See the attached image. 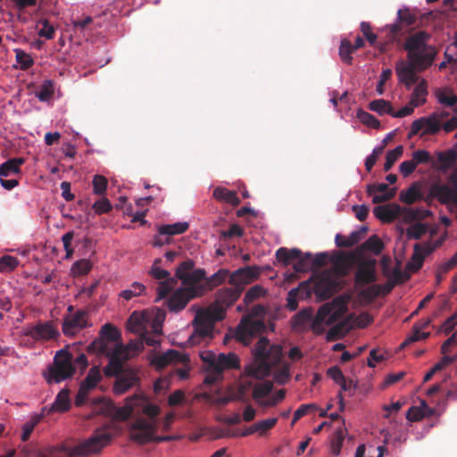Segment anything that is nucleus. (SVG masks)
Returning a JSON list of instances; mask_svg holds the SVG:
<instances>
[{"mask_svg": "<svg viewBox=\"0 0 457 457\" xmlns=\"http://www.w3.org/2000/svg\"><path fill=\"white\" fill-rule=\"evenodd\" d=\"M261 270L257 266H245L231 273L229 285L219 289L215 301L205 310L199 311L194 320V332L189 337L191 345L201 343L205 338H212L214 324L224 319L226 311L232 306L242 295L245 287L255 281Z\"/></svg>", "mask_w": 457, "mask_h": 457, "instance_id": "nucleus-1", "label": "nucleus"}, {"mask_svg": "<svg viewBox=\"0 0 457 457\" xmlns=\"http://www.w3.org/2000/svg\"><path fill=\"white\" fill-rule=\"evenodd\" d=\"M431 36L425 30L410 34L403 44L408 60L414 63L419 72L428 69L436 60L438 51L436 46L429 45Z\"/></svg>", "mask_w": 457, "mask_h": 457, "instance_id": "nucleus-2", "label": "nucleus"}, {"mask_svg": "<svg viewBox=\"0 0 457 457\" xmlns=\"http://www.w3.org/2000/svg\"><path fill=\"white\" fill-rule=\"evenodd\" d=\"M254 362L249 365L245 371L255 378H263L269 376L271 369L281 362L282 346L270 345L266 337H261L253 350Z\"/></svg>", "mask_w": 457, "mask_h": 457, "instance_id": "nucleus-3", "label": "nucleus"}, {"mask_svg": "<svg viewBox=\"0 0 457 457\" xmlns=\"http://www.w3.org/2000/svg\"><path fill=\"white\" fill-rule=\"evenodd\" d=\"M113 435L110 427L105 425L95 429L92 436L79 445L54 447L50 451L51 457H81L87 454L99 453L111 444Z\"/></svg>", "mask_w": 457, "mask_h": 457, "instance_id": "nucleus-4", "label": "nucleus"}, {"mask_svg": "<svg viewBox=\"0 0 457 457\" xmlns=\"http://www.w3.org/2000/svg\"><path fill=\"white\" fill-rule=\"evenodd\" d=\"M265 308L262 305L253 306L248 314L242 317L232 337L238 342L247 345L252 339L266 328L262 320Z\"/></svg>", "mask_w": 457, "mask_h": 457, "instance_id": "nucleus-5", "label": "nucleus"}, {"mask_svg": "<svg viewBox=\"0 0 457 457\" xmlns=\"http://www.w3.org/2000/svg\"><path fill=\"white\" fill-rule=\"evenodd\" d=\"M143 348V340L140 337L138 340L130 341L126 345L118 342L110 353L109 363L104 368V374L106 377L117 374L121 370L124 362L130 359V352H139Z\"/></svg>", "mask_w": 457, "mask_h": 457, "instance_id": "nucleus-6", "label": "nucleus"}, {"mask_svg": "<svg viewBox=\"0 0 457 457\" xmlns=\"http://www.w3.org/2000/svg\"><path fill=\"white\" fill-rule=\"evenodd\" d=\"M75 367L72 364V355L66 350H59L54 358L53 364L48 368L46 375L47 383H60L71 378L75 373Z\"/></svg>", "mask_w": 457, "mask_h": 457, "instance_id": "nucleus-7", "label": "nucleus"}, {"mask_svg": "<svg viewBox=\"0 0 457 457\" xmlns=\"http://www.w3.org/2000/svg\"><path fill=\"white\" fill-rule=\"evenodd\" d=\"M129 400L134 401L136 408H141L142 414L146 417H137L135 419L133 423L130 425V434L141 432V429L136 427V424L141 420L154 427L159 426L158 416L161 413V408L158 405L150 403L147 397L143 394H135L134 395L129 396Z\"/></svg>", "mask_w": 457, "mask_h": 457, "instance_id": "nucleus-8", "label": "nucleus"}, {"mask_svg": "<svg viewBox=\"0 0 457 457\" xmlns=\"http://www.w3.org/2000/svg\"><path fill=\"white\" fill-rule=\"evenodd\" d=\"M345 312L346 308L342 304L335 306L326 303L322 305L311 321V329L316 335L322 334L325 330V325L334 324Z\"/></svg>", "mask_w": 457, "mask_h": 457, "instance_id": "nucleus-9", "label": "nucleus"}, {"mask_svg": "<svg viewBox=\"0 0 457 457\" xmlns=\"http://www.w3.org/2000/svg\"><path fill=\"white\" fill-rule=\"evenodd\" d=\"M276 257L284 266H287L295 262L293 268L296 272H307L312 270L311 253H303L297 248L287 249L280 247L276 252Z\"/></svg>", "mask_w": 457, "mask_h": 457, "instance_id": "nucleus-10", "label": "nucleus"}, {"mask_svg": "<svg viewBox=\"0 0 457 457\" xmlns=\"http://www.w3.org/2000/svg\"><path fill=\"white\" fill-rule=\"evenodd\" d=\"M120 339L119 330L110 323L104 324L100 330L99 337L89 344L87 350L88 353L105 355L110 359L112 350L109 347L110 342H117Z\"/></svg>", "mask_w": 457, "mask_h": 457, "instance_id": "nucleus-11", "label": "nucleus"}, {"mask_svg": "<svg viewBox=\"0 0 457 457\" xmlns=\"http://www.w3.org/2000/svg\"><path fill=\"white\" fill-rule=\"evenodd\" d=\"M449 185L433 184L430 187V195L436 198L441 204H452L457 207V168L448 178Z\"/></svg>", "mask_w": 457, "mask_h": 457, "instance_id": "nucleus-12", "label": "nucleus"}, {"mask_svg": "<svg viewBox=\"0 0 457 457\" xmlns=\"http://www.w3.org/2000/svg\"><path fill=\"white\" fill-rule=\"evenodd\" d=\"M87 318V312L84 310L66 314L62 320V333L66 337L76 336L80 330L89 326Z\"/></svg>", "mask_w": 457, "mask_h": 457, "instance_id": "nucleus-13", "label": "nucleus"}, {"mask_svg": "<svg viewBox=\"0 0 457 457\" xmlns=\"http://www.w3.org/2000/svg\"><path fill=\"white\" fill-rule=\"evenodd\" d=\"M137 428L141 429L140 433H131L130 438L134 442L145 445L150 442L162 443L170 442L175 439L173 436H156L158 427H154L141 420L136 424Z\"/></svg>", "mask_w": 457, "mask_h": 457, "instance_id": "nucleus-14", "label": "nucleus"}, {"mask_svg": "<svg viewBox=\"0 0 457 457\" xmlns=\"http://www.w3.org/2000/svg\"><path fill=\"white\" fill-rule=\"evenodd\" d=\"M200 295L201 291L195 287L179 288L167 300V307L172 312H179L187 306L191 299Z\"/></svg>", "mask_w": 457, "mask_h": 457, "instance_id": "nucleus-15", "label": "nucleus"}, {"mask_svg": "<svg viewBox=\"0 0 457 457\" xmlns=\"http://www.w3.org/2000/svg\"><path fill=\"white\" fill-rule=\"evenodd\" d=\"M112 377H116L113 384V393L122 395L136 386L139 382L137 370L134 369H124V365L120 371Z\"/></svg>", "mask_w": 457, "mask_h": 457, "instance_id": "nucleus-16", "label": "nucleus"}, {"mask_svg": "<svg viewBox=\"0 0 457 457\" xmlns=\"http://www.w3.org/2000/svg\"><path fill=\"white\" fill-rule=\"evenodd\" d=\"M355 250L353 252H337L330 258L335 273L339 276L348 274L350 269L359 261Z\"/></svg>", "mask_w": 457, "mask_h": 457, "instance_id": "nucleus-17", "label": "nucleus"}, {"mask_svg": "<svg viewBox=\"0 0 457 457\" xmlns=\"http://www.w3.org/2000/svg\"><path fill=\"white\" fill-rule=\"evenodd\" d=\"M441 129V121L434 114L428 118H420L411 124L409 137L417 135L423 130L422 135H433Z\"/></svg>", "mask_w": 457, "mask_h": 457, "instance_id": "nucleus-18", "label": "nucleus"}, {"mask_svg": "<svg viewBox=\"0 0 457 457\" xmlns=\"http://www.w3.org/2000/svg\"><path fill=\"white\" fill-rule=\"evenodd\" d=\"M26 335L35 340H50L59 337V332L52 322L37 323L28 328Z\"/></svg>", "mask_w": 457, "mask_h": 457, "instance_id": "nucleus-19", "label": "nucleus"}, {"mask_svg": "<svg viewBox=\"0 0 457 457\" xmlns=\"http://www.w3.org/2000/svg\"><path fill=\"white\" fill-rule=\"evenodd\" d=\"M417 17L409 8L399 9L397 12V22L389 26V40L395 41L402 31L403 26H411L416 23Z\"/></svg>", "mask_w": 457, "mask_h": 457, "instance_id": "nucleus-20", "label": "nucleus"}, {"mask_svg": "<svg viewBox=\"0 0 457 457\" xmlns=\"http://www.w3.org/2000/svg\"><path fill=\"white\" fill-rule=\"evenodd\" d=\"M376 260L361 261L355 273V282L358 285L365 286L373 283L377 279L375 266Z\"/></svg>", "mask_w": 457, "mask_h": 457, "instance_id": "nucleus-21", "label": "nucleus"}, {"mask_svg": "<svg viewBox=\"0 0 457 457\" xmlns=\"http://www.w3.org/2000/svg\"><path fill=\"white\" fill-rule=\"evenodd\" d=\"M396 75L400 82L404 84L407 89H411L413 84L417 82L416 72L419 71L416 65L412 62L404 63L401 62L395 67Z\"/></svg>", "mask_w": 457, "mask_h": 457, "instance_id": "nucleus-22", "label": "nucleus"}, {"mask_svg": "<svg viewBox=\"0 0 457 457\" xmlns=\"http://www.w3.org/2000/svg\"><path fill=\"white\" fill-rule=\"evenodd\" d=\"M395 188L389 189L388 185L385 183L370 184L367 186V194L373 195L374 204H381L391 200L395 195Z\"/></svg>", "mask_w": 457, "mask_h": 457, "instance_id": "nucleus-23", "label": "nucleus"}, {"mask_svg": "<svg viewBox=\"0 0 457 457\" xmlns=\"http://www.w3.org/2000/svg\"><path fill=\"white\" fill-rule=\"evenodd\" d=\"M402 206L397 204L378 205L373 209L376 218L383 222H392L401 217Z\"/></svg>", "mask_w": 457, "mask_h": 457, "instance_id": "nucleus-24", "label": "nucleus"}, {"mask_svg": "<svg viewBox=\"0 0 457 457\" xmlns=\"http://www.w3.org/2000/svg\"><path fill=\"white\" fill-rule=\"evenodd\" d=\"M187 357L177 350H169L162 354H156L151 360V364L162 370L171 362H184Z\"/></svg>", "mask_w": 457, "mask_h": 457, "instance_id": "nucleus-25", "label": "nucleus"}, {"mask_svg": "<svg viewBox=\"0 0 457 457\" xmlns=\"http://www.w3.org/2000/svg\"><path fill=\"white\" fill-rule=\"evenodd\" d=\"M335 282L328 276H320L314 281L312 287H310V291L313 292L322 299L329 298L334 292Z\"/></svg>", "mask_w": 457, "mask_h": 457, "instance_id": "nucleus-26", "label": "nucleus"}, {"mask_svg": "<svg viewBox=\"0 0 457 457\" xmlns=\"http://www.w3.org/2000/svg\"><path fill=\"white\" fill-rule=\"evenodd\" d=\"M148 321L149 317L145 312H134L128 320L127 328L132 333L141 335L147 329Z\"/></svg>", "mask_w": 457, "mask_h": 457, "instance_id": "nucleus-27", "label": "nucleus"}, {"mask_svg": "<svg viewBox=\"0 0 457 457\" xmlns=\"http://www.w3.org/2000/svg\"><path fill=\"white\" fill-rule=\"evenodd\" d=\"M311 295L310 284L308 282H303L299 287L293 288L289 291L287 295V308L290 311H295L298 307L297 298H306Z\"/></svg>", "mask_w": 457, "mask_h": 457, "instance_id": "nucleus-28", "label": "nucleus"}, {"mask_svg": "<svg viewBox=\"0 0 457 457\" xmlns=\"http://www.w3.org/2000/svg\"><path fill=\"white\" fill-rule=\"evenodd\" d=\"M384 249V244L381 239L377 235H372L362 243L361 245L355 248V252L358 254L359 258L362 256L365 251H369L373 253L376 255H378Z\"/></svg>", "mask_w": 457, "mask_h": 457, "instance_id": "nucleus-29", "label": "nucleus"}, {"mask_svg": "<svg viewBox=\"0 0 457 457\" xmlns=\"http://www.w3.org/2000/svg\"><path fill=\"white\" fill-rule=\"evenodd\" d=\"M71 408L70 390L62 389L56 395L54 402L48 409L47 413L65 412Z\"/></svg>", "mask_w": 457, "mask_h": 457, "instance_id": "nucleus-30", "label": "nucleus"}, {"mask_svg": "<svg viewBox=\"0 0 457 457\" xmlns=\"http://www.w3.org/2000/svg\"><path fill=\"white\" fill-rule=\"evenodd\" d=\"M212 196L219 202L229 204L233 206H237L240 204L237 193L223 187H215L212 192Z\"/></svg>", "mask_w": 457, "mask_h": 457, "instance_id": "nucleus-31", "label": "nucleus"}, {"mask_svg": "<svg viewBox=\"0 0 457 457\" xmlns=\"http://www.w3.org/2000/svg\"><path fill=\"white\" fill-rule=\"evenodd\" d=\"M231 273L228 269H219L214 274L205 278V288L212 290L227 280L229 283Z\"/></svg>", "mask_w": 457, "mask_h": 457, "instance_id": "nucleus-32", "label": "nucleus"}, {"mask_svg": "<svg viewBox=\"0 0 457 457\" xmlns=\"http://www.w3.org/2000/svg\"><path fill=\"white\" fill-rule=\"evenodd\" d=\"M217 368L220 369V372L228 369H238L240 367L239 359L234 353H220L217 358Z\"/></svg>", "mask_w": 457, "mask_h": 457, "instance_id": "nucleus-33", "label": "nucleus"}, {"mask_svg": "<svg viewBox=\"0 0 457 457\" xmlns=\"http://www.w3.org/2000/svg\"><path fill=\"white\" fill-rule=\"evenodd\" d=\"M431 212L428 210H423L420 208H408L402 207L401 216L403 220L406 223H410L415 220H424L428 217Z\"/></svg>", "mask_w": 457, "mask_h": 457, "instance_id": "nucleus-34", "label": "nucleus"}, {"mask_svg": "<svg viewBox=\"0 0 457 457\" xmlns=\"http://www.w3.org/2000/svg\"><path fill=\"white\" fill-rule=\"evenodd\" d=\"M24 163L23 158H12L0 165V177H8L21 173V166Z\"/></svg>", "mask_w": 457, "mask_h": 457, "instance_id": "nucleus-35", "label": "nucleus"}, {"mask_svg": "<svg viewBox=\"0 0 457 457\" xmlns=\"http://www.w3.org/2000/svg\"><path fill=\"white\" fill-rule=\"evenodd\" d=\"M428 96L427 82L421 80L413 89L411 96L410 104L412 107H419L426 103Z\"/></svg>", "mask_w": 457, "mask_h": 457, "instance_id": "nucleus-36", "label": "nucleus"}, {"mask_svg": "<svg viewBox=\"0 0 457 457\" xmlns=\"http://www.w3.org/2000/svg\"><path fill=\"white\" fill-rule=\"evenodd\" d=\"M273 389V383L266 380L262 383H257L253 386V398L260 405V402H265L264 397L268 396Z\"/></svg>", "mask_w": 457, "mask_h": 457, "instance_id": "nucleus-37", "label": "nucleus"}, {"mask_svg": "<svg viewBox=\"0 0 457 457\" xmlns=\"http://www.w3.org/2000/svg\"><path fill=\"white\" fill-rule=\"evenodd\" d=\"M101 380L102 375L100 368L98 366H94L89 370L87 377L81 381L79 386L90 391L94 389Z\"/></svg>", "mask_w": 457, "mask_h": 457, "instance_id": "nucleus-38", "label": "nucleus"}, {"mask_svg": "<svg viewBox=\"0 0 457 457\" xmlns=\"http://www.w3.org/2000/svg\"><path fill=\"white\" fill-rule=\"evenodd\" d=\"M349 330V322L346 320L340 321L334 325L332 328H330V329L328 331L326 336L327 341L331 342L339 339L345 337Z\"/></svg>", "mask_w": 457, "mask_h": 457, "instance_id": "nucleus-39", "label": "nucleus"}, {"mask_svg": "<svg viewBox=\"0 0 457 457\" xmlns=\"http://www.w3.org/2000/svg\"><path fill=\"white\" fill-rule=\"evenodd\" d=\"M457 154L453 150H448L445 152H440L437 154V162L438 167L437 169L442 171H446L451 167L453 166V164L456 162Z\"/></svg>", "mask_w": 457, "mask_h": 457, "instance_id": "nucleus-40", "label": "nucleus"}, {"mask_svg": "<svg viewBox=\"0 0 457 457\" xmlns=\"http://www.w3.org/2000/svg\"><path fill=\"white\" fill-rule=\"evenodd\" d=\"M46 411V407L43 408L42 413L40 414H35L31 416V418L26 421L22 426V434H21V440L23 442H26L29 440L31 433L33 432L35 427L41 421L45 415V411Z\"/></svg>", "mask_w": 457, "mask_h": 457, "instance_id": "nucleus-41", "label": "nucleus"}, {"mask_svg": "<svg viewBox=\"0 0 457 457\" xmlns=\"http://www.w3.org/2000/svg\"><path fill=\"white\" fill-rule=\"evenodd\" d=\"M421 197L420 186L418 183H413L406 191L400 193L399 199L406 204H411Z\"/></svg>", "mask_w": 457, "mask_h": 457, "instance_id": "nucleus-42", "label": "nucleus"}, {"mask_svg": "<svg viewBox=\"0 0 457 457\" xmlns=\"http://www.w3.org/2000/svg\"><path fill=\"white\" fill-rule=\"evenodd\" d=\"M189 228V224L186 221L184 222H176L173 224L162 225L158 228V231L162 235H179L185 233Z\"/></svg>", "mask_w": 457, "mask_h": 457, "instance_id": "nucleus-43", "label": "nucleus"}, {"mask_svg": "<svg viewBox=\"0 0 457 457\" xmlns=\"http://www.w3.org/2000/svg\"><path fill=\"white\" fill-rule=\"evenodd\" d=\"M436 96L438 102L446 107H453L457 104V95L450 88L445 87L437 90Z\"/></svg>", "mask_w": 457, "mask_h": 457, "instance_id": "nucleus-44", "label": "nucleus"}, {"mask_svg": "<svg viewBox=\"0 0 457 457\" xmlns=\"http://www.w3.org/2000/svg\"><path fill=\"white\" fill-rule=\"evenodd\" d=\"M370 111L376 112L379 115L390 114L392 116L393 107L391 104L384 99L373 100L369 104Z\"/></svg>", "mask_w": 457, "mask_h": 457, "instance_id": "nucleus-45", "label": "nucleus"}, {"mask_svg": "<svg viewBox=\"0 0 457 457\" xmlns=\"http://www.w3.org/2000/svg\"><path fill=\"white\" fill-rule=\"evenodd\" d=\"M176 284L177 279L174 278H170L159 282L155 302L165 298L172 291Z\"/></svg>", "mask_w": 457, "mask_h": 457, "instance_id": "nucleus-46", "label": "nucleus"}, {"mask_svg": "<svg viewBox=\"0 0 457 457\" xmlns=\"http://www.w3.org/2000/svg\"><path fill=\"white\" fill-rule=\"evenodd\" d=\"M361 232H352L349 237L337 234L335 238L336 245L338 247H351L360 242Z\"/></svg>", "mask_w": 457, "mask_h": 457, "instance_id": "nucleus-47", "label": "nucleus"}, {"mask_svg": "<svg viewBox=\"0 0 457 457\" xmlns=\"http://www.w3.org/2000/svg\"><path fill=\"white\" fill-rule=\"evenodd\" d=\"M345 436V428L340 427L337 429L334 436L331 439V453L334 455H339L341 452V448L343 445V442Z\"/></svg>", "mask_w": 457, "mask_h": 457, "instance_id": "nucleus-48", "label": "nucleus"}, {"mask_svg": "<svg viewBox=\"0 0 457 457\" xmlns=\"http://www.w3.org/2000/svg\"><path fill=\"white\" fill-rule=\"evenodd\" d=\"M15 59L19 64V69L27 71L34 64V60L30 54H27L21 49H15Z\"/></svg>", "mask_w": 457, "mask_h": 457, "instance_id": "nucleus-49", "label": "nucleus"}, {"mask_svg": "<svg viewBox=\"0 0 457 457\" xmlns=\"http://www.w3.org/2000/svg\"><path fill=\"white\" fill-rule=\"evenodd\" d=\"M424 259V254H421L420 251V245L416 244L414 245V253L411 256V260L407 263V269L412 272L418 271L422 267Z\"/></svg>", "mask_w": 457, "mask_h": 457, "instance_id": "nucleus-50", "label": "nucleus"}, {"mask_svg": "<svg viewBox=\"0 0 457 457\" xmlns=\"http://www.w3.org/2000/svg\"><path fill=\"white\" fill-rule=\"evenodd\" d=\"M135 409L136 405L134 404V401H130L129 397H128L126 399V404L116 409L115 417L120 420H127L131 417Z\"/></svg>", "mask_w": 457, "mask_h": 457, "instance_id": "nucleus-51", "label": "nucleus"}, {"mask_svg": "<svg viewBox=\"0 0 457 457\" xmlns=\"http://www.w3.org/2000/svg\"><path fill=\"white\" fill-rule=\"evenodd\" d=\"M313 318L312 309L301 310L294 318V326L295 328H303L307 323H311Z\"/></svg>", "mask_w": 457, "mask_h": 457, "instance_id": "nucleus-52", "label": "nucleus"}, {"mask_svg": "<svg viewBox=\"0 0 457 457\" xmlns=\"http://www.w3.org/2000/svg\"><path fill=\"white\" fill-rule=\"evenodd\" d=\"M265 293H266L265 289L260 285H255V286L250 287L244 296L245 304L248 305V304L252 303L255 300L265 295Z\"/></svg>", "mask_w": 457, "mask_h": 457, "instance_id": "nucleus-53", "label": "nucleus"}, {"mask_svg": "<svg viewBox=\"0 0 457 457\" xmlns=\"http://www.w3.org/2000/svg\"><path fill=\"white\" fill-rule=\"evenodd\" d=\"M428 231V226L425 223L417 222L411 225L407 230L406 235L409 239H420Z\"/></svg>", "mask_w": 457, "mask_h": 457, "instance_id": "nucleus-54", "label": "nucleus"}, {"mask_svg": "<svg viewBox=\"0 0 457 457\" xmlns=\"http://www.w3.org/2000/svg\"><path fill=\"white\" fill-rule=\"evenodd\" d=\"M353 47L349 40L344 39L341 41V45L339 47V55L341 60L347 64H352L353 57L352 54L353 52Z\"/></svg>", "mask_w": 457, "mask_h": 457, "instance_id": "nucleus-55", "label": "nucleus"}, {"mask_svg": "<svg viewBox=\"0 0 457 457\" xmlns=\"http://www.w3.org/2000/svg\"><path fill=\"white\" fill-rule=\"evenodd\" d=\"M403 153V147L402 145H398L395 149L388 151L386 156L384 170L388 171L395 162L402 156Z\"/></svg>", "mask_w": 457, "mask_h": 457, "instance_id": "nucleus-56", "label": "nucleus"}, {"mask_svg": "<svg viewBox=\"0 0 457 457\" xmlns=\"http://www.w3.org/2000/svg\"><path fill=\"white\" fill-rule=\"evenodd\" d=\"M194 266L195 263L192 260L184 261L176 270V278L182 280L183 284H185L186 278H188Z\"/></svg>", "mask_w": 457, "mask_h": 457, "instance_id": "nucleus-57", "label": "nucleus"}, {"mask_svg": "<svg viewBox=\"0 0 457 457\" xmlns=\"http://www.w3.org/2000/svg\"><path fill=\"white\" fill-rule=\"evenodd\" d=\"M145 287L143 284L139 282H134L130 286V288L121 291L120 296L129 301L135 296L140 295L145 291Z\"/></svg>", "mask_w": 457, "mask_h": 457, "instance_id": "nucleus-58", "label": "nucleus"}, {"mask_svg": "<svg viewBox=\"0 0 457 457\" xmlns=\"http://www.w3.org/2000/svg\"><path fill=\"white\" fill-rule=\"evenodd\" d=\"M19 265V260L11 255H4L0 258V272L12 271Z\"/></svg>", "mask_w": 457, "mask_h": 457, "instance_id": "nucleus-59", "label": "nucleus"}, {"mask_svg": "<svg viewBox=\"0 0 457 457\" xmlns=\"http://www.w3.org/2000/svg\"><path fill=\"white\" fill-rule=\"evenodd\" d=\"M357 118L361 123L372 129H378L380 127L379 120L375 116L363 110L357 112Z\"/></svg>", "mask_w": 457, "mask_h": 457, "instance_id": "nucleus-60", "label": "nucleus"}, {"mask_svg": "<svg viewBox=\"0 0 457 457\" xmlns=\"http://www.w3.org/2000/svg\"><path fill=\"white\" fill-rule=\"evenodd\" d=\"M108 181L103 175H95L92 180L93 192L97 195H103L107 189Z\"/></svg>", "mask_w": 457, "mask_h": 457, "instance_id": "nucleus-61", "label": "nucleus"}, {"mask_svg": "<svg viewBox=\"0 0 457 457\" xmlns=\"http://www.w3.org/2000/svg\"><path fill=\"white\" fill-rule=\"evenodd\" d=\"M53 82L51 80H45L36 96L41 102H46L53 96Z\"/></svg>", "mask_w": 457, "mask_h": 457, "instance_id": "nucleus-62", "label": "nucleus"}, {"mask_svg": "<svg viewBox=\"0 0 457 457\" xmlns=\"http://www.w3.org/2000/svg\"><path fill=\"white\" fill-rule=\"evenodd\" d=\"M162 262L161 259H157L153 263L151 270L149 271L150 275L158 280H165L170 278L169 271L163 270L160 267V263Z\"/></svg>", "mask_w": 457, "mask_h": 457, "instance_id": "nucleus-63", "label": "nucleus"}, {"mask_svg": "<svg viewBox=\"0 0 457 457\" xmlns=\"http://www.w3.org/2000/svg\"><path fill=\"white\" fill-rule=\"evenodd\" d=\"M93 264L87 259L77 261L72 265V270L76 275H86L92 270Z\"/></svg>", "mask_w": 457, "mask_h": 457, "instance_id": "nucleus-64", "label": "nucleus"}]
</instances>
